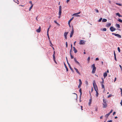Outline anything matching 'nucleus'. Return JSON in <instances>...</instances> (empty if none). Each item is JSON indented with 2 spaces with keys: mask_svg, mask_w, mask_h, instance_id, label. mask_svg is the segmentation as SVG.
Instances as JSON below:
<instances>
[{
  "mask_svg": "<svg viewBox=\"0 0 122 122\" xmlns=\"http://www.w3.org/2000/svg\"><path fill=\"white\" fill-rule=\"evenodd\" d=\"M93 85L95 91H98V89L97 88V87L95 81H94L93 82Z\"/></svg>",
  "mask_w": 122,
  "mask_h": 122,
  "instance_id": "1",
  "label": "nucleus"
},
{
  "mask_svg": "<svg viewBox=\"0 0 122 122\" xmlns=\"http://www.w3.org/2000/svg\"><path fill=\"white\" fill-rule=\"evenodd\" d=\"M106 102L107 101L106 100L104 99H103L102 104L103 105V107L104 108H106L107 106V104Z\"/></svg>",
  "mask_w": 122,
  "mask_h": 122,
  "instance_id": "2",
  "label": "nucleus"
},
{
  "mask_svg": "<svg viewBox=\"0 0 122 122\" xmlns=\"http://www.w3.org/2000/svg\"><path fill=\"white\" fill-rule=\"evenodd\" d=\"M61 6H60L59 7V16L58 17L59 18H60V16L61 15Z\"/></svg>",
  "mask_w": 122,
  "mask_h": 122,
  "instance_id": "3",
  "label": "nucleus"
},
{
  "mask_svg": "<svg viewBox=\"0 0 122 122\" xmlns=\"http://www.w3.org/2000/svg\"><path fill=\"white\" fill-rule=\"evenodd\" d=\"M85 42L86 41L84 40H81L80 41L79 44L80 45L84 44Z\"/></svg>",
  "mask_w": 122,
  "mask_h": 122,
  "instance_id": "4",
  "label": "nucleus"
},
{
  "mask_svg": "<svg viewBox=\"0 0 122 122\" xmlns=\"http://www.w3.org/2000/svg\"><path fill=\"white\" fill-rule=\"evenodd\" d=\"M110 30L111 31L113 32L115 31L116 30V29L113 27H111L110 28Z\"/></svg>",
  "mask_w": 122,
  "mask_h": 122,
  "instance_id": "5",
  "label": "nucleus"
},
{
  "mask_svg": "<svg viewBox=\"0 0 122 122\" xmlns=\"http://www.w3.org/2000/svg\"><path fill=\"white\" fill-rule=\"evenodd\" d=\"M69 66V67L70 68V69L71 70V71H72V72H73V70L72 69V68L71 67L70 64H69V63L68 62L67 63Z\"/></svg>",
  "mask_w": 122,
  "mask_h": 122,
  "instance_id": "6",
  "label": "nucleus"
},
{
  "mask_svg": "<svg viewBox=\"0 0 122 122\" xmlns=\"http://www.w3.org/2000/svg\"><path fill=\"white\" fill-rule=\"evenodd\" d=\"M73 33H74V30H73V29L72 30V31L71 32V33L70 34V37L71 38V37H72V35L73 34Z\"/></svg>",
  "mask_w": 122,
  "mask_h": 122,
  "instance_id": "7",
  "label": "nucleus"
},
{
  "mask_svg": "<svg viewBox=\"0 0 122 122\" xmlns=\"http://www.w3.org/2000/svg\"><path fill=\"white\" fill-rule=\"evenodd\" d=\"M74 18V17H72L68 21V24L69 25H70V22H71V21L73 20V19Z\"/></svg>",
  "mask_w": 122,
  "mask_h": 122,
  "instance_id": "8",
  "label": "nucleus"
},
{
  "mask_svg": "<svg viewBox=\"0 0 122 122\" xmlns=\"http://www.w3.org/2000/svg\"><path fill=\"white\" fill-rule=\"evenodd\" d=\"M74 68L75 69V70H76V72H77V73L78 74H79V75H80V73L79 72V71H78V69L77 68H75V67Z\"/></svg>",
  "mask_w": 122,
  "mask_h": 122,
  "instance_id": "9",
  "label": "nucleus"
},
{
  "mask_svg": "<svg viewBox=\"0 0 122 122\" xmlns=\"http://www.w3.org/2000/svg\"><path fill=\"white\" fill-rule=\"evenodd\" d=\"M41 30V28L40 26L38 29H37L36 30V31L38 33H39L40 32Z\"/></svg>",
  "mask_w": 122,
  "mask_h": 122,
  "instance_id": "10",
  "label": "nucleus"
},
{
  "mask_svg": "<svg viewBox=\"0 0 122 122\" xmlns=\"http://www.w3.org/2000/svg\"><path fill=\"white\" fill-rule=\"evenodd\" d=\"M115 35H116L115 36L119 38H121V36L118 34H116Z\"/></svg>",
  "mask_w": 122,
  "mask_h": 122,
  "instance_id": "11",
  "label": "nucleus"
},
{
  "mask_svg": "<svg viewBox=\"0 0 122 122\" xmlns=\"http://www.w3.org/2000/svg\"><path fill=\"white\" fill-rule=\"evenodd\" d=\"M73 51H74V53H77V50H76V49L75 48V47H73Z\"/></svg>",
  "mask_w": 122,
  "mask_h": 122,
  "instance_id": "12",
  "label": "nucleus"
},
{
  "mask_svg": "<svg viewBox=\"0 0 122 122\" xmlns=\"http://www.w3.org/2000/svg\"><path fill=\"white\" fill-rule=\"evenodd\" d=\"M96 67L94 68H93V70H92V73H95V72L96 71Z\"/></svg>",
  "mask_w": 122,
  "mask_h": 122,
  "instance_id": "13",
  "label": "nucleus"
},
{
  "mask_svg": "<svg viewBox=\"0 0 122 122\" xmlns=\"http://www.w3.org/2000/svg\"><path fill=\"white\" fill-rule=\"evenodd\" d=\"M64 65L65 66V68L66 69V71H68V68L67 66H66V64H65L64 63Z\"/></svg>",
  "mask_w": 122,
  "mask_h": 122,
  "instance_id": "14",
  "label": "nucleus"
},
{
  "mask_svg": "<svg viewBox=\"0 0 122 122\" xmlns=\"http://www.w3.org/2000/svg\"><path fill=\"white\" fill-rule=\"evenodd\" d=\"M107 74L106 72L104 73L103 74V76L105 78L107 76Z\"/></svg>",
  "mask_w": 122,
  "mask_h": 122,
  "instance_id": "15",
  "label": "nucleus"
},
{
  "mask_svg": "<svg viewBox=\"0 0 122 122\" xmlns=\"http://www.w3.org/2000/svg\"><path fill=\"white\" fill-rule=\"evenodd\" d=\"M79 91L80 93V97H81V95H82L81 89V88H80V89L79 90Z\"/></svg>",
  "mask_w": 122,
  "mask_h": 122,
  "instance_id": "16",
  "label": "nucleus"
},
{
  "mask_svg": "<svg viewBox=\"0 0 122 122\" xmlns=\"http://www.w3.org/2000/svg\"><path fill=\"white\" fill-rule=\"evenodd\" d=\"M110 114L109 113H108L106 114L105 116V117H106L107 118Z\"/></svg>",
  "mask_w": 122,
  "mask_h": 122,
  "instance_id": "17",
  "label": "nucleus"
},
{
  "mask_svg": "<svg viewBox=\"0 0 122 122\" xmlns=\"http://www.w3.org/2000/svg\"><path fill=\"white\" fill-rule=\"evenodd\" d=\"M79 85H81L82 84V82L81 79H79Z\"/></svg>",
  "mask_w": 122,
  "mask_h": 122,
  "instance_id": "18",
  "label": "nucleus"
},
{
  "mask_svg": "<svg viewBox=\"0 0 122 122\" xmlns=\"http://www.w3.org/2000/svg\"><path fill=\"white\" fill-rule=\"evenodd\" d=\"M107 20L105 19H103L102 20V22H106L107 21Z\"/></svg>",
  "mask_w": 122,
  "mask_h": 122,
  "instance_id": "19",
  "label": "nucleus"
},
{
  "mask_svg": "<svg viewBox=\"0 0 122 122\" xmlns=\"http://www.w3.org/2000/svg\"><path fill=\"white\" fill-rule=\"evenodd\" d=\"M116 14L117 15H118L119 17H122V16L121 15H120V14L119 13H116Z\"/></svg>",
  "mask_w": 122,
  "mask_h": 122,
  "instance_id": "20",
  "label": "nucleus"
},
{
  "mask_svg": "<svg viewBox=\"0 0 122 122\" xmlns=\"http://www.w3.org/2000/svg\"><path fill=\"white\" fill-rule=\"evenodd\" d=\"M111 25V24L110 23H109L107 24L106 25V26L107 27H108L110 26Z\"/></svg>",
  "mask_w": 122,
  "mask_h": 122,
  "instance_id": "21",
  "label": "nucleus"
},
{
  "mask_svg": "<svg viewBox=\"0 0 122 122\" xmlns=\"http://www.w3.org/2000/svg\"><path fill=\"white\" fill-rule=\"evenodd\" d=\"M116 26L118 28H120V25L118 24H117L116 25Z\"/></svg>",
  "mask_w": 122,
  "mask_h": 122,
  "instance_id": "22",
  "label": "nucleus"
},
{
  "mask_svg": "<svg viewBox=\"0 0 122 122\" xmlns=\"http://www.w3.org/2000/svg\"><path fill=\"white\" fill-rule=\"evenodd\" d=\"M68 32H65L64 34V36L65 37L67 36V35L68 34Z\"/></svg>",
  "mask_w": 122,
  "mask_h": 122,
  "instance_id": "23",
  "label": "nucleus"
},
{
  "mask_svg": "<svg viewBox=\"0 0 122 122\" xmlns=\"http://www.w3.org/2000/svg\"><path fill=\"white\" fill-rule=\"evenodd\" d=\"M77 15L78 14L77 13H76L73 14V15H76V16H80V15Z\"/></svg>",
  "mask_w": 122,
  "mask_h": 122,
  "instance_id": "24",
  "label": "nucleus"
},
{
  "mask_svg": "<svg viewBox=\"0 0 122 122\" xmlns=\"http://www.w3.org/2000/svg\"><path fill=\"white\" fill-rule=\"evenodd\" d=\"M33 5L32 4V5H31L30 7V8L29 10L30 11L31 10V9H32V8L33 6Z\"/></svg>",
  "mask_w": 122,
  "mask_h": 122,
  "instance_id": "25",
  "label": "nucleus"
},
{
  "mask_svg": "<svg viewBox=\"0 0 122 122\" xmlns=\"http://www.w3.org/2000/svg\"><path fill=\"white\" fill-rule=\"evenodd\" d=\"M96 96L97 97H98L99 94L98 93V91H96Z\"/></svg>",
  "mask_w": 122,
  "mask_h": 122,
  "instance_id": "26",
  "label": "nucleus"
},
{
  "mask_svg": "<svg viewBox=\"0 0 122 122\" xmlns=\"http://www.w3.org/2000/svg\"><path fill=\"white\" fill-rule=\"evenodd\" d=\"M53 59L54 60V61H55V55L54 54H53Z\"/></svg>",
  "mask_w": 122,
  "mask_h": 122,
  "instance_id": "27",
  "label": "nucleus"
},
{
  "mask_svg": "<svg viewBox=\"0 0 122 122\" xmlns=\"http://www.w3.org/2000/svg\"><path fill=\"white\" fill-rule=\"evenodd\" d=\"M116 4L117 5H118L120 6H121L122 5V4L120 3H116Z\"/></svg>",
  "mask_w": 122,
  "mask_h": 122,
  "instance_id": "28",
  "label": "nucleus"
},
{
  "mask_svg": "<svg viewBox=\"0 0 122 122\" xmlns=\"http://www.w3.org/2000/svg\"><path fill=\"white\" fill-rule=\"evenodd\" d=\"M92 67L93 68H94L96 67L95 66V65L94 64H93L92 66Z\"/></svg>",
  "mask_w": 122,
  "mask_h": 122,
  "instance_id": "29",
  "label": "nucleus"
},
{
  "mask_svg": "<svg viewBox=\"0 0 122 122\" xmlns=\"http://www.w3.org/2000/svg\"><path fill=\"white\" fill-rule=\"evenodd\" d=\"M51 27V25H50L49 26V27L47 31V32H48H48H49V29H50V28Z\"/></svg>",
  "mask_w": 122,
  "mask_h": 122,
  "instance_id": "30",
  "label": "nucleus"
},
{
  "mask_svg": "<svg viewBox=\"0 0 122 122\" xmlns=\"http://www.w3.org/2000/svg\"><path fill=\"white\" fill-rule=\"evenodd\" d=\"M54 22L55 23H56L57 25L59 26L60 25V24L56 22V21H54Z\"/></svg>",
  "mask_w": 122,
  "mask_h": 122,
  "instance_id": "31",
  "label": "nucleus"
},
{
  "mask_svg": "<svg viewBox=\"0 0 122 122\" xmlns=\"http://www.w3.org/2000/svg\"><path fill=\"white\" fill-rule=\"evenodd\" d=\"M118 21L120 22H122V20L121 19H118Z\"/></svg>",
  "mask_w": 122,
  "mask_h": 122,
  "instance_id": "32",
  "label": "nucleus"
},
{
  "mask_svg": "<svg viewBox=\"0 0 122 122\" xmlns=\"http://www.w3.org/2000/svg\"><path fill=\"white\" fill-rule=\"evenodd\" d=\"M117 49H118V52H120V48L119 47H118L117 48Z\"/></svg>",
  "mask_w": 122,
  "mask_h": 122,
  "instance_id": "33",
  "label": "nucleus"
},
{
  "mask_svg": "<svg viewBox=\"0 0 122 122\" xmlns=\"http://www.w3.org/2000/svg\"><path fill=\"white\" fill-rule=\"evenodd\" d=\"M102 88L104 89V85L103 84H102Z\"/></svg>",
  "mask_w": 122,
  "mask_h": 122,
  "instance_id": "34",
  "label": "nucleus"
},
{
  "mask_svg": "<svg viewBox=\"0 0 122 122\" xmlns=\"http://www.w3.org/2000/svg\"><path fill=\"white\" fill-rule=\"evenodd\" d=\"M102 30L104 31H105L106 30V28H104L102 29Z\"/></svg>",
  "mask_w": 122,
  "mask_h": 122,
  "instance_id": "35",
  "label": "nucleus"
},
{
  "mask_svg": "<svg viewBox=\"0 0 122 122\" xmlns=\"http://www.w3.org/2000/svg\"><path fill=\"white\" fill-rule=\"evenodd\" d=\"M76 63H77L78 65H79L80 64V63L77 61L76 62H75Z\"/></svg>",
  "mask_w": 122,
  "mask_h": 122,
  "instance_id": "36",
  "label": "nucleus"
},
{
  "mask_svg": "<svg viewBox=\"0 0 122 122\" xmlns=\"http://www.w3.org/2000/svg\"><path fill=\"white\" fill-rule=\"evenodd\" d=\"M47 35L48 36V38L49 39V40H50V37H49V36L48 33V32H47Z\"/></svg>",
  "mask_w": 122,
  "mask_h": 122,
  "instance_id": "37",
  "label": "nucleus"
},
{
  "mask_svg": "<svg viewBox=\"0 0 122 122\" xmlns=\"http://www.w3.org/2000/svg\"><path fill=\"white\" fill-rule=\"evenodd\" d=\"M95 10L98 13L99 11L98 9H95Z\"/></svg>",
  "mask_w": 122,
  "mask_h": 122,
  "instance_id": "38",
  "label": "nucleus"
},
{
  "mask_svg": "<svg viewBox=\"0 0 122 122\" xmlns=\"http://www.w3.org/2000/svg\"><path fill=\"white\" fill-rule=\"evenodd\" d=\"M71 56V59H73L74 58L73 56H72L71 54H70Z\"/></svg>",
  "mask_w": 122,
  "mask_h": 122,
  "instance_id": "39",
  "label": "nucleus"
},
{
  "mask_svg": "<svg viewBox=\"0 0 122 122\" xmlns=\"http://www.w3.org/2000/svg\"><path fill=\"white\" fill-rule=\"evenodd\" d=\"M102 18H101L99 19V20H98V22H100L102 20Z\"/></svg>",
  "mask_w": 122,
  "mask_h": 122,
  "instance_id": "40",
  "label": "nucleus"
},
{
  "mask_svg": "<svg viewBox=\"0 0 122 122\" xmlns=\"http://www.w3.org/2000/svg\"><path fill=\"white\" fill-rule=\"evenodd\" d=\"M66 47L67 48L68 46V43L67 42H66Z\"/></svg>",
  "mask_w": 122,
  "mask_h": 122,
  "instance_id": "41",
  "label": "nucleus"
},
{
  "mask_svg": "<svg viewBox=\"0 0 122 122\" xmlns=\"http://www.w3.org/2000/svg\"><path fill=\"white\" fill-rule=\"evenodd\" d=\"M112 111H113L112 110H111V111L109 113L110 114L112 112Z\"/></svg>",
  "mask_w": 122,
  "mask_h": 122,
  "instance_id": "42",
  "label": "nucleus"
},
{
  "mask_svg": "<svg viewBox=\"0 0 122 122\" xmlns=\"http://www.w3.org/2000/svg\"><path fill=\"white\" fill-rule=\"evenodd\" d=\"M119 66L120 67L121 69V70L122 71V67L120 65H119Z\"/></svg>",
  "mask_w": 122,
  "mask_h": 122,
  "instance_id": "43",
  "label": "nucleus"
},
{
  "mask_svg": "<svg viewBox=\"0 0 122 122\" xmlns=\"http://www.w3.org/2000/svg\"><path fill=\"white\" fill-rule=\"evenodd\" d=\"M71 52H72V49H71L70 51V54H71Z\"/></svg>",
  "mask_w": 122,
  "mask_h": 122,
  "instance_id": "44",
  "label": "nucleus"
},
{
  "mask_svg": "<svg viewBox=\"0 0 122 122\" xmlns=\"http://www.w3.org/2000/svg\"><path fill=\"white\" fill-rule=\"evenodd\" d=\"M92 100L91 99H90L89 100V104H90L91 103V101Z\"/></svg>",
  "mask_w": 122,
  "mask_h": 122,
  "instance_id": "45",
  "label": "nucleus"
},
{
  "mask_svg": "<svg viewBox=\"0 0 122 122\" xmlns=\"http://www.w3.org/2000/svg\"><path fill=\"white\" fill-rule=\"evenodd\" d=\"M29 3L31 5H32V4H33L32 3V1H29Z\"/></svg>",
  "mask_w": 122,
  "mask_h": 122,
  "instance_id": "46",
  "label": "nucleus"
},
{
  "mask_svg": "<svg viewBox=\"0 0 122 122\" xmlns=\"http://www.w3.org/2000/svg\"><path fill=\"white\" fill-rule=\"evenodd\" d=\"M112 120H110L107 121V122H112Z\"/></svg>",
  "mask_w": 122,
  "mask_h": 122,
  "instance_id": "47",
  "label": "nucleus"
},
{
  "mask_svg": "<svg viewBox=\"0 0 122 122\" xmlns=\"http://www.w3.org/2000/svg\"><path fill=\"white\" fill-rule=\"evenodd\" d=\"M112 96L111 95H110L108 96V98H109L110 97H111Z\"/></svg>",
  "mask_w": 122,
  "mask_h": 122,
  "instance_id": "48",
  "label": "nucleus"
},
{
  "mask_svg": "<svg viewBox=\"0 0 122 122\" xmlns=\"http://www.w3.org/2000/svg\"><path fill=\"white\" fill-rule=\"evenodd\" d=\"M74 60L75 62H76L77 61L76 59L75 58H74Z\"/></svg>",
  "mask_w": 122,
  "mask_h": 122,
  "instance_id": "49",
  "label": "nucleus"
},
{
  "mask_svg": "<svg viewBox=\"0 0 122 122\" xmlns=\"http://www.w3.org/2000/svg\"><path fill=\"white\" fill-rule=\"evenodd\" d=\"M120 104H121V106H122V100H121Z\"/></svg>",
  "mask_w": 122,
  "mask_h": 122,
  "instance_id": "50",
  "label": "nucleus"
},
{
  "mask_svg": "<svg viewBox=\"0 0 122 122\" xmlns=\"http://www.w3.org/2000/svg\"><path fill=\"white\" fill-rule=\"evenodd\" d=\"M90 58L89 57L88 58V61H89L90 60Z\"/></svg>",
  "mask_w": 122,
  "mask_h": 122,
  "instance_id": "51",
  "label": "nucleus"
},
{
  "mask_svg": "<svg viewBox=\"0 0 122 122\" xmlns=\"http://www.w3.org/2000/svg\"><path fill=\"white\" fill-rule=\"evenodd\" d=\"M114 56H116V54L114 51Z\"/></svg>",
  "mask_w": 122,
  "mask_h": 122,
  "instance_id": "52",
  "label": "nucleus"
},
{
  "mask_svg": "<svg viewBox=\"0 0 122 122\" xmlns=\"http://www.w3.org/2000/svg\"><path fill=\"white\" fill-rule=\"evenodd\" d=\"M66 61H67V63L68 62V59H67V57H66Z\"/></svg>",
  "mask_w": 122,
  "mask_h": 122,
  "instance_id": "53",
  "label": "nucleus"
},
{
  "mask_svg": "<svg viewBox=\"0 0 122 122\" xmlns=\"http://www.w3.org/2000/svg\"><path fill=\"white\" fill-rule=\"evenodd\" d=\"M114 58H115V60L116 61H117V59H116V56H114Z\"/></svg>",
  "mask_w": 122,
  "mask_h": 122,
  "instance_id": "54",
  "label": "nucleus"
},
{
  "mask_svg": "<svg viewBox=\"0 0 122 122\" xmlns=\"http://www.w3.org/2000/svg\"><path fill=\"white\" fill-rule=\"evenodd\" d=\"M99 60V58H97L96 59V60Z\"/></svg>",
  "mask_w": 122,
  "mask_h": 122,
  "instance_id": "55",
  "label": "nucleus"
},
{
  "mask_svg": "<svg viewBox=\"0 0 122 122\" xmlns=\"http://www.w3.org/2000/svg\"><path fill=\"white\" fill-rule=\"evenodd\" d=\"M103 117V116H102L100 117V118L101 119H102V118Z\"/></svg>",
  "mask_w": 122,
  "mask_h": 122,
  "instance_id": "56",
  "label": "nucleus"
},
{
  "mask_svg": "<svg viewBox=\"0 0 122 122\" xmlns=\"http://www.w3.org/2000/svg\"><path fill=\"white\" fill-rule=\"evenodd\" d=\"M116 79H117V78L116 77H115V79H114V81L115 82L116 80Z\"/></svg>",
  "mask_w": 122,
  "mask_h": 122,
  "instance_id": "57",
  "label": "nucleus"
},
{
  "mask_svg": "<svg viewBox=\"0 0 122 122\" xmlns=\"http://www.w3.org/2000/svg\"><path fill=\"white\" fill-rule=\"evenodd\" d=\"M69 1V0H67L66 1V3H68V2Z\"/></svg>",
  "mask_w": 122,
  "mask_h": 122,
  "instance_id": "58",
  "label": "nucleus"
},
{
  "mask_svg": "<svg viewBox=\"0 0 122 122\" xmlns=\"http://www.w3.org/2000/svg\"><path fill=\"white\" fill-rule=\"evenodd\" d=\"M116 113V112H114L113 113V115H114V114H115Z\"/></svg>",
  "mask_w": 122,
  "mask_h": 122,
  "instance_id": "59",
  "label": "nucleus"
},
{
  "mask_svg": "<svg viewBox=\"0 0 122 122\" xmlns=\"http://www.w3.org/2000/svg\"><path fill=\"white\" fill-rule=\"evenodd\" d=\"M115 34V33H112V35H114L115 36V35H115V34Z\"/></svg>",
  "mask_w": 122,
  "mask_h": 122,
  "instance_id": "60",
  "label": "nucleus"
},
{
  "mask_svg": "<svg viewBox=\"0 0 122 122\" xmlns=\"http://www.w3.org/2000/svg\"><path fill=\"white\" fill-rule=\"evenodd\" d=\"M81 13V12H78V13H77V14L78 15V14H80Z\"/></svg>",
  "mask_w": 122,
  "mask_h": 122,
  "instance_id": "61",
  "label": "nucleus"
},
{
  "mask_svg": "<svg viewBox=\"0 0 122 122\" xmlns=\"http://www.w3.org/2000/svg\"><path fill=\"white\" fill-rule=\"evenodd\" d=\"M120 89L121 90V92H122V89L121 88H120Z\"/></svg>",
  "mask_w": 122,
  "mask_h": 122,
  "instance_id": "62",
  "label": "nucleus"
},
{
  "mask_svg": "<svg viewBox=\"0 0 122 122\" xmlns=\"http://www.w3.org/2000/svg\"><path fill=\"white\" fill-rule=\"evenodd\" d=\"M76 43V41H75L74 42V45H75V43Z\"/></svg>",
  "mask_w": 122,
  "mask_h": 122,
  "instance_id": "63",
  "label": "nucleus"
},
{
  "mask_svg": "<svg viewBox=\"0 0 122 122\" xmlns=\"http://www.w3.org/2000/svg\"><path fill=\"white\" fill-rule=\"evenodd\" d=\"M96 111H98V109H97V108H96Z\"/></svg>",
  "mask_w": 122,
  "mask_h": 122,
  "instance_id": "64",
  "label": "nucleus"
}]
</instances>
